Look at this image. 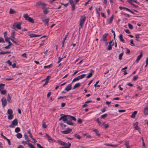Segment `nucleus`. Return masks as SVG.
Segmentation results:
<instances>
[{
	"mask_svg": "<svg viewBox=\"0 0 148 148\" xmlns=\"http://www.w3.org/2000/svg\"><path fill=\"white\" fill-rule=\"evenodd\" d=\"M86 19V17L84 16H81V18L80 20L79 25L80 27L79 28V30L80 28H82L83 27L84 23Z\"/></svg>",
	"mask_w": 148,
	"mask_h": 148,
	"instance_id": "3",
	"label": "nucleus"
},
{
	"mask_svg": "<svg viewBox=\"0 0 148 148\" xmlns=\"http://www.w3.org/2000/svg\"><path fill=\"white\" fill-rule=\"evenodd\" d=\"M58 142L62 146H64L66 145L67 143L63 142L62 141H61L60 140H58Z\"/></svg>",
	"mask_w": 148,
	"mask_h": 148,
	"instance_id": "14",
	"label": "nucleus"
},
{
	"mask_svg": "<svg viewBox=\"0 0 148 148\" xmlns=\"http://www.w3.org/2000/svg\"><path fill=\"white\" fill-rule=\"evenodd\" d=\"M138 122H136L134 124V128L136 130H138V128H140L138 126Z\"/></svg>",
	"mask_w": 148,
	"mask_h": 148,
	"instance_id": "13",
	"label": "nucleus"
},
{
	"mask_svg": "<svg viewBox=\"0 0 148 148\" xmlns=\"http://www.w3.org/2000/svg\"><path fill=\"white\" fill-rule=\"evenodd\" d=\"M84 136H86V137L88 138H91V136L90 135H88L86 134H83Z\"/></svg>",
	"mask_w": 148,
	"mask_h": 148,
	"instance_id": "49",
	"label": "nucleus"
},
{
	"mask_svg": "<svg viewBox=\"0 0 148 148\" xmlns=\"http://www.w3.org/2000/svg\"><path fill=\"white\" fill-rule=\"evenodd\" d=\"M14 115L12 114H9L8 116V118L9 119H12L14 117Z\"/></svg>",
	"mask_w": 148,
	"mask_h": 148,
	"instance_id": "36",
	"label": "nucleus"
},
{
	"mask_svg": "<svg viewBox=\"0 0 148 148\" xmlns=\"http://www.w3.org/2000/svg\"><path fill=\"white\" fill-rule=\"evenodd\" d=\"M79 79H79V77L78 76L77 77H76L74 78L73 79V80L72 81V83H73L74 82L79 80Z\"/></svg>",
	"mask_w": 148,
	"mask_h": 148,
	"instance_id": "45",
	"label": "nucleus"
},
{
	"mask_svg": "<svg viewBox=\"0 0 148 148\" xmlns=\"http://www.w3.org/2000/svg\"><path fill=\"white\" fill-rule=\"evenodd\" d=\"M74 136L75 137H76L77 138L79 139H80L81 138L80 136L79 135H78L76 134H75Z\"/></svg>",
	"mask_w": 148,
	"mask_h": 148,
	"instance_id": "37",
	"label": "nucleus"
},
{
	"mask_svg": "<svg viewBox=\"0 0 148 148\" xmlns=\"http://www.w3.org/2000/svg\"><path fill=\"white\" fill-rule=\"evenodd\" d=\"M58 59V60L57 63H59L62 60V59H63V58H61L60 57H59Z\"/></svg>",
	"mask_w": 148,
	"mask_h": 148,
	"instance_id": "62",
	"label": "nucleus"
},
{
	"mask_svg": "<svg viewBox=\"0 0 148 148\" xmlns=\"http://www.w3.org/2000/svg\"><path fill=\"white\" fill-rule=\"evenodd\" d=\"M93 131L95 132L97 136H99L100 134L99 133V131L95 129L93 130Z\"/></svg>",
	"mask_w": 148,
	"mask_h": 148,
	"instance_id": "26",
	"label": "nucleus"
},
{
	"mask_svg": "<svg viewBox=\"0 0 148 148\" xmlns=\"http://www.w3.org/2000/svg\"><path fill=\"white\" fill-rule=\"evenodd\" d=\"M23 16L26 20H27L32 23H34V19L31 17L29 16L27 14H24Z\"/></svg>",
	"mask_w": 148,
	"mask_h": 148,
	"instance_id": "1",
	"label": "nucleus"
},
{
	"mask_svg": "<svg viewBox=\"0 0 148 148\" xmlns=\"http://www.w3.org/2000/svg\"><path fill=\"white\" fill-rule=\"evenodd\" d=\"M5 42L3 38L2 37H0V42L4 43Z\"/></svg>",
	"mask_w": 148,
	"mask_h": 148,
	"instance_id": "52",
	"label": "nucleus"
},
{
	"mask_svg": "<svg viewBox=\"0 0 148 148\" xmlns=\"http://www.w3.org/2000/svg\"><path fill=\"white\" fill-rule=\"evenodd\" d=\"M1 101L2 103V106L3 108H4L6 105L7 101L5 97H3L1 99Z\"/></svg>",
	"mask_w": 148,
	"mask_h": 148,
	"instance_id": "7",
	"label": "nucleus"
},
{
	"mask_svg": "<svg viewBox=\"0 0 148 148\" xmlns=\"http://www.w3.org/2000/svg\"><path fill=\"white\" fill-rule=\"evenodd\" d=\"M2 95H5L6 94L7 90H2L0 91Z\"/></svg>",
	"mask_w": 148,
	"mask_h": 148,
	"instance_id": "30",
	"label": "nucleus"
},
{
	"mask_svg": "<svg viewBox=\"0 0 148 148\" xmlns=\"http://www.w3.org/2000/svg\"><path fill=\"white\" fill-rule=\"evenodd\" d=\"M69 119V117H64L63 119V121H64V123H66V122Z\"/></svg>",
	"mask_w": 148,
	"mask_h": 148,
	"instance_id": "35",
	"label": "nucleus"
},
{
	"mask_svg": "<svg viewBox=\"0 0 148 148\" xmlns=\"http://www.w3.org/2000/svg\"><path fill=\"white\" fill-rule=\"evenodd\" d=\"M8 97H7V100L8 101L9 103H11L12 101H11V97L9 94H8Z\"/></svg>",
	"mask_w": 148,
	"mask_h": 148,
	"instance_id": "31",
	"label": "nucleus"
},
{
	"mask_svg": "<svg viewBox=\"0 0 148 148\" xmlns=\"http://www.w3.org/2000/svg\"><path fill=\"white\" fill-rule=\"evenodd\" d=\"M91 72L87 76L86 78H89L92 75V72H94V71L92 70H91Z\"/></svg>",
	"mask_w": 148,
	"mask_h": 148,
	"instance_id": "27",
	"label": "nucleus"
},
{
	"mask_svg": "<svg viewBox=\"0 0 148 148\" xmlns=\"http://www.w3.org/2000/svg\"><path fill=\"white\" fill-rule=\"evenodd\" d=\"M68 117H69V120H73L74 121H76V118L74 117L69 115H68Z\"/></svg>",
	"mask_w": 148,
	"mask_h": 148,
	"instance_id": "18",
	"label": "nucleus"
},
{
	"mask_svg": "<svg viewBox=\"0 0 148 148\" xmlns=\"http://www.w3.org/2000/svg\"><path fill=\"white\" fill-rule=\"evenodd\" d=\"M49 12L48 10H44L43 12L45 14H47Z\"/></svg>",
	"mask_w": 148,
	"mask_h": 148,
	"instance_id": "54",
	"label": "nucleus"
},
{
	"mask_svg": "<svg viewBox=\"0 0 148 148\" xmlns=\"http://www.w3.org/2000/svg\"><path fill=\"white\" fill-rule=\"evenodd\" d=\"M45 135H46V137L47 138L49 142H55L56 141L55 140H54V139H52V138H51V137H50L47 134H46Z\"/></svg>",
	"mask_w": 148,
	"mask_h": 148,
	"instance_id": "10",
	"label": "nucleus"
},
{
	"mask_svg": "<svg viewBox=\"0 0 148 148\" xmlns=\"http://www.w3.org/2000/svg\"><path fill=\"white\" fill-rule=\"evenodd\" d=\"M86 74H82L80 76H78V77H79V79H82V78H84V77L86 76Z\"/></svg>",
	"mask_w": 148,
	"mask_h": 148,
	"instance_id": "41",
	"label": "nucleus"
},
{
	"mask_svg": "<svg viewBox=\"0 0 148 148\" xmlns=\"http://www.w3.org/2000/svg\"><path fill=\"white\" fill-rule=\"evenodd\" d=\"M114 44V43H113L112 44V45H108V47L107 48V50H111L112 49V46Z\"/></svg>",
	"mask_w": 148,
	"mask_h": 148,
	"instance_id": "33",
	"label": "nucleus"
},
{
	"mask_svg": "<svg viewBox=\"0 0 148 148\" xmlns=\"http://www.w3.org/2000/svg\"><path fill=\"white\" fill-rule=\"evenodd\" d=\"M29 36L30 37V38H32L34 37V34H29Z\"/></svg>",
	"mask_w": 148,
	"mask_h": 148,
	"instance_id": "59",
	"label": "nucleus"
},
{
	"mask_svg": "<svg viewBox=\"0 0 148 148\" xmlns=\"http://www.w3.org/2000/svg\"><path fill=\"white\" fill-rule=\"evenodd\" d=\"M51 77V76L50 75L48 76L45 79V80H46V81H48L50 79Z\"/></svg>",
	"mask_w": 148,
	"mask_h": 148,
	"instance_id": "58",
	"label": "nucleus"
},
{
	"mask_svg": "<svg viewBox=\"0 0 148 148\" xmlns=\"http://www.w3.org/2000/svg\"><path fill=\"white\" fill-rule=\"evenodd\" d=\"M12 29H15L17 28L18 29H21V24L17 23H14L13 25V26L12 27Z\"/></svg>",
	"mask_w": 148,
	"mask_h": 148,
	"instance_id": "5",
	"label": "nucleus"
},
{
	"mask_svg": "<svg viewBox=\"0 0 148 148\" xmlns=\"http://www.w3.org/2000/svg\"><path fill=\"white\" fill-rule=\"evenodd\" d=\"M5 86V84H0V91L4 89Z\"/></svg>",
	"mask_w": 148,
	"mask_h": 148,
	"instance_id": "29",
	"label": "nucleus"
},
{
	"mask_svg": "<svg viewBox=\"0 0 148 148\" xmlns=\"http://www.w3.org/2000/svg\"><path fill=\"white\" fill-rule=\"evenodd\" d=\"M77 122L78 123H79V124H81L82 123V121L80 119H78L77 120Z\"/></svg>",
	"mask_w": 148,
	"mask_h": 148,
	"instance_id": "55",
	"label": "nucleus"
},
{
	"mask_svg": "<svg viewBox=\"0 0 148 148\" xmlns=\"http://www.w3.org/2000/svg\"><path fill=\"white\" fill-rule=\"evenodd\" d=\"M101 16L102 17H103L104 18H106V16L105 15V14H104V13L101 12Z\"/></svg>",
	"mask_w": 148,
	"mask_h": 148,
	"instance_id": "60",
	"label": "nucleus"
},
{
	"mask_svg": "<svg viewBox=\"0 0 148 148\" xmlns=\"http://www.w3.org/2000/svg\"><path fill=\"white\" fill-rule=\"evenodd\" d=\"M119 38L121 41L123 42H125V40L123 38V35L122 34H120L119 35Z\"/></svg>",
	"mask_w": 148,
	"mask_h": 148,
	"instance_id": "20",
	"label": "nucleus"
},
{
	"mask_svg": "<svg viewBox=\"0 0 148 148\" xmlns=\"http://www.w3.org/2000/svg\"><path fill=\"white\" fill-rule=\"evenodd\" d=\"M20 130V129L19 127H16L15 130V131L16 133H18Z\"/></svg>",
	"mask_w": 148,
	"mask_h": 148,
	"instance_id": "42",
	"label": "nucleus"
},
{
	"mask_svg": "<svg viewBox=\"0 0 148 148\" xmlns=\"http://www.w3.org/2000/svg\"><path fill=\"white\" fill-rule=\"evenodd\" d=\"M96 121L97 122V123L99 124H100L101 123V122L99 120V119L98 118H97Z\"/></svg>",
	"mask_w": 148,
	"mask_h": 148,
	"instance_id": "63",
	"label": "nucleus"
},
{
	"mask_svg": "<svg viewBox=\"0 0 148 148\" xmlns=\"http://www.w3.org/2000/svg\"><path fill=\"white\" fill-rule=\"evenodd\" d=\"M143 55V52H141L140 54L138 56L136 60V62L137 63L138 62L139 60L140 59L141 57H142Z\"/></svg>",
	"mask_w": 148,
	"mask_h": 148,
	"instance_id": "11",
	"label": "nucleus"
},
{
	"mask_svg": "<svg viewBox=\"0 0 148 148\" xmlns=\"http://www.w3.org/2000/svg\"><path fill=\"white\" fill-rule=\"evenodd\" d=\"M71 84H69L65 89V90H66L67 91H69L71 90Z\"/></svg>",
	"mask_w": 148,
	"mask_h": 148,
	"instance_id": "12",
	"label": "nucleus"
},
{
	"mask_svg": "<svg viewBox=\"0 0 148 148\" xmlns=\"http://www.w3.org/2000/svg\"><path fill=\"white\" fill-rule=\"evenodd\" d=\"M67 144H68V146H65L64 147H59V148H69L70 147V146H71V143H70L69 142H68Z\"/></svg>",
	"mask_w": 148,
	"mask_h": 148,
	"instance_id": "21",
	"label": "nucleus"
},
{
	"mask_svg": "<svg viewBox=\"0 0 148 148\" xmlns=\"http://www.w3.org/2000/svg\"><path fill=\"white\" fill-rule=\"evenodd\" d=\"M52 64H50L49 65L45 66H44V68L45 69L48 68H50L52 66Z\"/></svg>",
	"mask_w": 148,
	"mask_h": 148,
	"instance_id": "48",
	"label": "nucleus"
},
{
	"mask_svg": "<svg viewBox=\"0 0 148 148\" xmlns=\"http://www.w3.org/2000/svg\"><path fill=\"white\" fill-rule=\"evenodd\" d=\"M68 115H64L63 116L61 117L59 119V120L60 121L62 119L63 120V118L64 117H68Z\"/></svg>",
	"mask_w": 148,
	"mask_h": 148,
	"instance_id": "46",
	"label": "nucleus"
},
{
	"mask_svg": "<svg viewBox=\"0 0 148 148\" xmlns=\"http://www.w3.org/2000/svg\"><path fill=\"white\" fill-rule=\"evenodd\" d=\"M108 34H106L103 35L102 40L104 42L105 41H106V38L107 36L108 35Z\"/></svg>",
	"mask_w": 148,
	"mask_h": 148,
	"instance_id": "17",
	"label": "nucleus"
},
{
	"mask_svg": "<svg viewBox=\"0 0 148 148\" xmlns=\"http://www.w3.org/2000/svg\"><path fill=\"white\" fill-rule=\"evenodd\" d=\"M5 41L6 42H8L9 41V39L11 40V39H12V38H11L10 37L8 38V37H5Z\"/></svg>",
	"mask_w": 148,
	"mask_h": 148,
	"instance_id": "47",
	"label": "nucleus"
},
{
	"mask_svg": "<svg viewBox=\"0 0 148 148\" xmlns=\"http://www.w3.org/2000/svg\"><path fill=\"white\" fill-rule=\"evenodd\" d=\"M7 63H8L10 66L12 65V62H10L9 60H8L7 61Z\"/></svg>",
	"mask_w": 148,
	"mask_h": 148,
	"instance_id": "64",
	"label": "nucleus"
},
{
	"mask_svg": "<svg viewBox=\"0 0 148 148\" xmlns=\"http://www.w3.org/2000/svg\"><path fill=\"white\" fill-rule=\"evenodd\" d=\"M11 40L13 42V43L17 45H19L20 44V42L19 41L15 38L13 39L12 38V39H11Z\"/></svg>",
	"mask_w": 148,
	"mask_h": 148,
	"instance_id": "9",
	"label": "nucleus"
},
{
	"mask_svg": "<svg viewBox=\"0 0 148 148\" xmlns=\"http://www.w3.org/2000/svg\"><path fill=\"white\" fill-rule=\"evenodd\" d=\"M107 114H104L102 115L100 117L102 119H104L107 116Z\"/></svg>",
	"mask_w": 148,
	"mask_h": 148,
	"instance_id": "43",
	"label": "nucleus"
},
{
	"mask_svg": "<svg viewBox=\"0 0 148 148\" xmlns=\"http://www.w3.org/2000/svg\"><path fill=\"white\" fill-rule=\"evenodd\" d=\"M15 31H13L11 33V36L10 38H12V39L15 38Z\"/></svg>",
	"mask_w": 148,
	"mask_h": 148,
	"instance_id": "24",
	"label": "nucleus"
},
{
	"mask_svg": "<svg viewBox=\"0 0 148 148\" xmlns=\"http://www.w3.org/2000/svg\"><path fill=\"white\" fill-rule=\"evenodd\" d=\"M49 20V18H47L45 19L44 20H43V21H42L44 23L45 25L48 26V23Z\"/></svg>",
	"mask_w": 148,
	"mask_h": 148,
	"instance_id": "15",
	"label": "nucleus"
},
{
	"mask_svg": "<svg viewBox=\"0 0 148 148\" xmlns=\"http://www.w3.org/2000/svg\"><path fill=\"white\" fill-rule=\"evenodd\" d=\"M130 43L132 45V46H135V44L133 42V40L132 39H131V40H130Z\"/></svg>",
	"mask_w": 148,
	"mask_h": 148,
	"instance_id": "61",
	"label": "nucleus"
},
{
	"mask_svg": "<svg viewBox=\"0 0 148 148\" xmlns=\"http://www.w3.org/2000/svg\"><path fill=\"white\" fill-rule=\"evenodd\" d=\"M18 123L17 119H15L12 121V123L10 125L9 127L11 128L14 127V126L17 125H18Z\"/></svg>",
	"mask_w": 148,
	"mask_h": 148,
	"instance_id": "4",
	"label": "nucleus"
},
{
	"mask_svg": "<svg viewBox=\"0 0 148 148\" xmlns=\"http://www.w3.org/2000/svg\"><path fill=\"white\" fill-rule=\"evenodd\" d=\"M22 137V134L20 133H18L16 134V137L18 138H21Z\"/></svg>",
	"mask_w": 148,
	"mask_h": 148,
	"instance_id": "32",
	"label": "nucleus"
},
{
	"mask_svg": "<svg viewBox=\"0 0 148 148\" xmlns=\"http://www.w3.org/2000/svg\"><path fill=\"white\" fill-rule=\"evenodd\" d=\"M81 86V84L80 83H78L75 84L73 88V89H74L77 88Z\"/></svg>",
	"mask_w": 148,
	"mask_h": 148,
	"instance_id": "16",
	"label": "nucleus"
},
{
	"mask_svg": "<svg viewBox=\"0 0 148 148\" xmlns=\"http://www.w3.org/2000/svg\"><path fill=\"white\" fill-rule=\"evenodd\" d=\"M7 113L9 114H11L13 113V111L11 109H9L8 110Z\"/></svg>",
	"mask_w": 148,
	"mask_h": 148,
	"instance_id": "39",
	"label": "nucleus"
},
{
	"mask_svg": "<svg viewBox=\"0 0 148 148\" xmlns=\"http://www.w3.org/2000/svg\"><path fill=\"white\" fill-rule=\"evenodd\" d=\"M9 13L10 14H13L16 13V11L14 10H10Z\"/></svg>",
	"mask_w": 148,
	"mask_h": 148,
	"instance_id": "38",
	"label": "nucleus"
},
{
	"mask_svg": "<svg viewBox=\"0 0 148 148\" xmlns=\"http://www.w3.org/2000/svg\"><path fill=\"white\" fill-rule=\"evenodd\" d=\"M42 126L44 128H46L47 127L45 122H44L42 124Z\"/></svg>",
	"mask_w": 148,
	"mask_h": 148,
	"instance_id": "53",
	"label": "nucleus"
},
{
	"mask_svg": "<svg viewBox=\"0 0 148 148\" xmlns=\"http://www.w3.org/2000/svg\"><path fill=\"white\" fill-rule=\"evenodd\" d=\"M128 25L129 28L130 29H133V26L132 25V24L129 23L128 24Z\"/></svg>",
	"mask_w": 148,
	"mask_h": 148,
	"instance_id": "50",
	"label": "nucleus"
},
{
	"mask_svg": "<svg viewBox=\"0 0 148 148\" xmlns=\"http://www.w3.org/2000/svg\"><path fill=\"white\" fill-rule=\"evenodd\" d=\"M29 141H27V140H26V141H22V144H24V145H25L26 144H27V143L28 142H29Z\"/></svg>",
	"mask_w": 148,
	"mask_h": 148,
	"instance_id": "56",
	"label": "nucleus"
},
{
	"mask_svg": "<svg viewBox=\"0 0 148 148\" xmlns=\"http://www.w3.org/2000/svg\"><path fill=\"white\" fill-rule=\"evenodd\" d=\"M37 4H38L39 6L41 7V8L43 9H44L47 10V9L48 8H49L46 7L47 5L46 3H44L41 2H39L37 3Z\"/></svg>",
	"mask_w": 148,
	"mask_h": 148,
	"instance_id": "6",
	"label": "nucleus"
},
{
	"mask_svg": "<svg viewBox=\"0 0 148 148\" xmlns=\"http://www.w3.org/2000/svg\"><path fill=\"white\" fill-rule=\"evenodd\" d=\"M37 146L38 148H45L44 147H43L41 146V145L39 144L38 143L37 144Z\"/></svg>",
	"mask_w": 148,
	"mask_h": 148,
	"instance_id": "57",
	"label": "nucleus"
},
{
	"mask_svg": "<svg viewBox=\"0 0 148 148\" xmlns=\"http://www.w3.org/2000/svg\"><path fill=\"white\" fill-rule=\"evenodd\" d=\"M148 110V108L147 107L145 108L144 109V113L145 114H147L148 113H147Z\"/></svg>",
	"mask_w": 148,
	"mask_h": 148,
	"instance_id": "22",
	"label": "nucleus"
},
{
	"mask_svg": "<svg viewBox=\"0 0 148 148\" xmlns=\"http://www.w3.org/2000/svg\"><path fill=\"white\" fill-rule=\"evenodd\" d=\"M114 15H112L110 18L109 19H108V22L109 23L111 24L112 23L113 21V19L114 18Z\"/></svg>",
	"mask_w": 148,
	"mask_h": 148,
	"instance_id": "25",
	"label": "nucleus"
},
{
	"mask_svg": "<svg viewBox=\"0 0 148 148\" xmlns=\"http://www.w3.org/2000/svg\"><path fill=\"white\" fill-rule=\"evenodd\" d=\"M125 145L126 147V148H130V146L129 145V143L128 142L125 141Z\"/></svg>",
	"mask_w": 148,
	"mask_h": 148,
	"instance_id": "40",
	"label": "nucleus"
},
{
	"mask_svg": "<svg viewBox=\"0 0 148 148\" xmlns=\"http://www.w3.org/2000/svg\"><path fill=\"white\" fill-rule=\"evenodd\" d=\"M123 53L122 52V53L120 54L119 55V59L120 60H121L122 58V57L123 55Z\"/></svg>",
	"mask_w": 148,
	"mask_h": 148,
	"instance_id": "44",
	"label": "nucleus"
},
{
	"mask_svg": "<svg viewBox=\"0 0 148 148\" xmlns=\"http://www.w3.org/2000/svg\"><path fill=\"white\" fill-rule=\"evenodd\" d=\"M138 77V76L137 75V76H134L133 77V80L134 81H135L137 79Z\"/></svg>",
	"mask_w": 148,
	"mask_h": 148,
	"instance_id": "51",
	"label": "nucleus"
},
{
	"mask_svg": "<svg viewBox=\"0 0 148 148\" xmlns=\"http://www.w3.org/2000/svg\"><path fill=\"white\" fill-rule=\"evenodd\" d=\"M69 1V3H62V5H63L65 7H66L69 3L72 7V9H75V6L73 0H67Z\"/></svg>",
	"mask_w": 148,
	"mask_h": 148,
	"instance_id": "2",
	"label": "nucleus"
},
{
	"mask_svg": "<svg viewBox=\"0 0 148 148\" xmlns=\"http://www.w3.org/2000/svg\"><path fill=\"white\" fill-rule=\"evenodd\" d=\"M11 53V51H1L0 52V54L2 55H4L5 54H6L7 53Z\"/></svg>",
	"mask_w": 148,
	"mask_h": 148,
	"instance_id": "23",
	"label": "nucleus"
},
{
	"mask_svg": "<svg viewBox=\"0 0 148 148\" xmlns=\"http://www.w3.org/2000/svg\"><path fill=\"white\" fill-rule=\"evenodd\" d=\"M24 136L26 140H27V141H30V140H29L28 136L26 133L24 134Z\"/></svg>",
	"mask_w": 148,
	"mask_h": 148,
	"instance_id": "34",
	"label": "nucleus"
},
{
	"mask_svg": "<svg viewBox=\"0 0 148 148\" xmlns=\"http://www.w3.org/2000/svg\"><path fill=\"white\" fill-rule=\"evenodd\" d=\"M137 113V111H134L132 113V115H131V118H134L135 117V115Z\"/></svg>",
	"mask_w": 148,
	"mask_h": 148,
	"instance_id": "19",
	"label": "nucleus"
},
{
	"mask_svg": "<svg viewBox=\"0 0 148 148\" xmlns=\"http://www.w3.org/2000/svg\"><path fill=\"white\" fill-rule=\"evenodd\" d=\"M72 130L71 129H70L69 128H68L66 130L64 131H62L61 132L63 134H68L70 133Z\"/></svg>",
	"mask_w": 148,
	"mask_h": 148,
	"instance_id": "8",
	"label": "nucleus"
},
{
	"mask_svg": "<svg viewBox=\"0 0 148 148\" xmlns=\"http://www.w3.org/2000/svg\"><path fill=\"white\" fill-rule=\"evenodd\" d=\"M71 121V120H68L67 121H66V123L69 125H74V123Z\"/></svg>",
	"mask_w": 148,
	"mask_h": 148,
	"instance_id": "28",
	"label": "nucleus"
}]
</instances>
